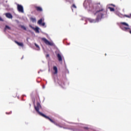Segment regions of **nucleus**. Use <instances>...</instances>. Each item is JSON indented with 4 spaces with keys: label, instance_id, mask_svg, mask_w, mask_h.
Wrapping results in <instances>:
<instances>
[{
    "label": "nucleus",
    "instance_id": "obj_3",
    "mask_svg": "<svg viewBox=\"0 0 131 131\" xmlns=\"http://www.w3.org/2000/svg\"><path fill=\"white\" fill-rule=\"evenodd\" d=\"M119 26L120 28L124 31H128V30H130V28H129V25H128L127 23L125 22L120 23Z\"/></svg>",
    "mask_w": 131,
    "mask_h": 131
},
{
    "label": "nucleus",
    "instance_id": "obj_30",
    "mask_svg": "<svg viewBox=\"0 0 131 131\" xmlns=\"http://www.w3.org/2000/svg\"><path fill=\"white\" fill-rule=\"evenodd\" d=\"M106 55H107V54L105 53V56H106Z\"/></svg>",
    "mask_w": 131,
    "mask_h": 131
},
{
    "label": "nucleus",
    "instance_id": "obj_1",
    "mask_svg": "<svg viewBox=\"0 0 131 131\" xmlns=\"http://www.w3.org/2000/svg\"><path fill=\"white\" fill-rule=\"evenodd\" d=\"M91 6V7H90L89 11L93 12L94 15H96V21H100L107 13L105 11V8L103 5H101L100 3L95 4V7L92 5H90V7Z\"/></svg>",
    "mask_w": 131,
    "mask_h": 131
},
{
    "label": "nucleus",
    "instance_id": "obj_8",
    "mask_svg": "<svg viewBox=\"0 0 131 131\" xmlns=\"http://www.w3.org/2000/svg\"><path fill=\"white\" fill-rule=\"evenodd\" d=\"M5 16L7 18H8V19H12L13 18V15L10 13H6Z\"/></svg>",
    "mask_w": 131,
    "mask_h": 131
},
{
    "label": "nucleus",
    "instance_id": "obj_20",
    "mask_svg": "<svg viewBox=\"0 0 131 131\" xmlns=\"http://www.w3.org/2000/svg\"><path fill=\"white\" fill-rule=\"evenodd\" d=\"M21 28L24 29V30H27L26 27H25L24 26H21Z\"/></svg>",
    "mask_w": 131,
    "mask_h": 131
},
{
    "label": "nucleus",
    "instance_id": "obj_28",
    "mask_svg": "<svg viewBox=\"0 0 131 131\" xmlns=\"http://www.w3.org/2000/svg\"><path fill=\"white\" fill-rule=\"evenodd\" d=\"M49 56H50V55H49V54H47V57H49Z\"/></svg>",
    "mask_w": 131,
    "mask_h": 131
},
{
    "label": "nucleus",
    "instance_id": "obj_23",
    "mask_svg": "<svg viewBox=\"0 0 131 131\" xmlns=\"http://www.w3.org/2000/svg\"><path fill=\"white\" fill-rule=\"evenodd\" d=\"M6 114H12V112H10L9 113L6 112Z\"/></svg>",
    "mask_w": 131,
    "mask_h": 131
},
{
    "label": "nucleus",
    "instance_id": "obj_13",
    "mask_svg": "<svg viewBox=\"0 0 131 131\" xmlns=\"http://www.w3.org/2000/svg\"><path fill=\"white\" fill-rule=\"evenodd\" d=\"M89 22H90L91 23H96V22H99V21H97V18H96V20L89 19Z\"/></svg>",
    "mask_w": 131,
    "mask_h": 131
},
{
    "label": "nucleus",
    "instance_id": "obj_14",
    "mask_svg": "<svg viewBox=\"0 0 131 131\" xmlns=\"http://www.w3.org/2000/svg\"><path fill=\"white\" fill-rule=\"evenodd\" d=\"M7 29H8V30H11V27H10L6 25L5 26V29H4V31L6 32V30H7Z\"/></svg>",
    "mask_w": 131,
    "mask_h": 131
},
{
    "label": "nucleus",
    "instance_id": "obj_24",
    "mask_svg": "<svg viewBox=\"0 0 131 131\" xmlns=\"http://www.w3.org/2000/svg\"><path fill=\"white\" fill-rule=\"evenodd\" d=\"M83 128H84V129H89V127H83Z\"/></svg>",
    "mask_w": 131,
    "mask_h": 131
},
{
    "label": "nucleus",
    "instance_id": "obj_7",
    "mask_svg": "<svg viewBox=\"0 0 131 131\" xmlns=\"http://www.w3.org/2000/svg\"><path fill=\"white\" fill-rule=\"evenodd\" d=\"M49 120L52 122V123H54V124H55L57 126H59V127H61V128L63 127L62 126L59 125V124L57 123V122H55V121L53 120L50 118V120Z\"/></svg>",
    "mask_w": 131,
    "mask_h": 131
},
{
    "label": "nucleus",
    "instance_id": "obj_17",
    "mask_svg": "<svg viewBox=\"0 0 131 131\" xmlns=\"http://www.w3.org/2000/svg\"><path fill=\"white\" fill-rule=\"evenodd\" d=\"M73 8H74V9H76L77 7H76V6H75V4H73L72 6H71V9L73 11V9H72Z\"/></svg>",
    "mask_w": 131,
    "mask_h": 131
},
{
    "label": "nucleus",
    "instance_id": "obj_5",
    "mask_svg": "<svg viewBox=\"0 0 131 131\" xmlns=\"http://www.w3.org/2000/svg\"><path fill=\"white\" fill-rule=\"evenodd\" d=\"M17 10L20 13H24V9H23V6L19 4H17Z\"/></svg>",
    "mask_w": 131,
    "mask_h": 131
},
{
    "label": "nucleus",
    "instance_id": "obj_19",
    "mask_svg": "<svg viewBox=\"0 0 131 131\" xmlns=\"http://www.w3.org/2000/svg\"><path fill=\"white\" fill-rule=\"evenodd\" d=\"M124 17H126V18H131V14L129 15H125Z\"/></svg>",
    "mask_w": 131,
    "mask_h": 131
},
{
    "label": "nucleus",
    "instance_id": "obj_22",
    "mask_svg": "<svg viewBox=\"0 0 131 131\" xmlns=\"http://www.w3.org/2000/svg\"><path fill=\"white\" fill-rule=\"evenodd\" d=\"M35 47H36V48H37V49H39V46L36 44V43H35Z\"/></svg>",
    "mask_w": 131,
    "mask_h": 131
},
{
    "label": "nucleus",
    "instance_id": "obj_21",
    "mask_svg": "<svg viewBox=\"0 0 131 131\" xmlns=\"http://www.w3.org/2000/svg\"><path fill=\"white\" fill-rule=\"evenodd\" d=\"M66 2H69V3H73V0H65Z\"/></svg>",
    "mask_w": 131,
    "mask_h": 131
},
{
    "label": "nucleus",
    "instance_id": "obj_29",
    "mask_svg": "<svg viewBox=\"0 0 131 131\" xmlns=\"http://www.w3.org/2000/svg\"><path fill=\"white\" fill-rule=\"evenodd\" d=\"M129 32L131 34V31H129Z\"/></svg>",
    "mask_w": 131,
    "mask_h": 131
},
{
    "label": "nucleus",
    "instance_id": "obj_25",
    "mask_svg": "<svg viewBox=\"0 0 131 131\" xmlns=\"http://www.w3.org/2000/svg\"><path fill=\"white\" fill-rule=\"evenodd\" d=\"M42 26H45V25H46V23H42Z\"/></svg>",
    "mask_w": 131,
    "mask_h": 131
},
{
    "label": "nucleus",
    "instance_id": "obj_10",
    "mask_svg": "<svg viewBox=\"0 0 131 131\" xmlns=\"http://www.w3.org/2000/svg\"><path fill=\"white\" fill-rule=\"evenodd\" d=\"M14 42L17 45V46H19V47H24V44H23V42H19L17 41L16 40H14Z\"/></svg>",
    "mask_w": 131,
    "mask_h": 131
},
{
    "label": "nucleus",
    "instance_id": "obj_9",
    "mask_svg": "<svg viewBox=\"0 0 131 131\" xmlns=\"http://www.w3.org/2000/svg\"><path fill=\"white\" fill-rule=\"evenodd\" d=\"M35 8L37 12H42V8L39 6H35Z\"/></svg>",
    "mask_w": 131,
    "mask_h": 131
},
{
    "label": "nucleus",
    "instance_id": "obj_6",
    "mask_svg": "<svg viewBox=\"0 0 131 131\" xmlns=\"http://www.w3.org/2000/svg\"><path fill=\"white\" fill-rule=\"evenodd\" d=\"M30 27L32 28V29H33V30H34L36 33H39V28L38 27L34 28L31 25H30Z\"/></svg>",
    "mask_w": 131,
    "mask_h": 131
},
{
    "label": "nucleus",
    "instance_id": "obj_11",
    "mask_svg": "<svg viewBox=\"0 0 131 131\" xmlns=\"http://www.w3.org/2000/svg\"><path fill=\"white\" fill-rule=\"evenodd\" d=\"M57 58L58 59V61H59V62L62 61V56L60 55V54H57Z\"/></svg>",
    "mask_w": 131,
    "mask_h": 131
},
{
    "label": "nucleus",
    "instance_id": "obj_15",
    "mask_svg": "<svg viewBox=\"0 0 131 131\" xmlns=\"http://www.w3.org/2000/svg\"><path fill=\"white\" fill-rule=\"evenodd\" d=\"M38 24L40 25L42 23V18L40 19L38 21H37Z\"/></svg>",
    "mask_w": 131,
    "mask_h": 131
},
{
    "label": "nucleus",
    "instance_id": "obj_27",
    "mask_svg": "<svg viewBox=\"0 0 131 131\" xmlns=\"http://www.w3.org/2000/svg\"><path fill=\"white\" fill-rule=\"evenodd\" d=\"M86 1H84V4H83V5H84H84H85V3H86Z\"/></svg>",
    "mask_w": 131,
    "mask_h": 131
},
{
    "label": "nucleus",
    "instance_id": "obj_4",
    "mask_svg": "<svg viewBox=\"0 0 131 131\" xmlns=\"http://www.w3.org/2000/svg\"><path fill=\"white\" fill-rule=\"evenodd\" d=\"M41 40H42V41H43L45 43H46V45H47V46H54V44L53 43L48 41V40L47 39V38H42Z\"/></svg>",
    "mask_w": 131,
    "mask_h": 131
},
{
    "label": "nucleus",
    "instance_id": "obj_12",
    "mask_svg": "<svg viewBox=\"0 0 131 131\" xmlns=\"http://www.w3.org/2000/svg\"><path fill=\"white\" fill-rule=\"evenodd\" d=\"M53 70H54L55 72L54 73V74H57L58 73V68L56 66L53 67Z\"/></svg>",
    "mask_w": 131,
    "mask_h": 131
},
{
    "label": "nucleus",
    "instance_id": "obj_18",
    "mask_svg": "<svg viewBox=\"0 0 131 131\" xmlns=\"http://www.w3.org/2000/svg\"><path fill=\"white\" fill-rule=\"evenodd\" d=\"M31 20L32 22H35L36 21V19L35 18L32 17L31 18Z\"/></svg>",
    "mask_w": 131,
    "mask_h": 131
},
{
    "label": "nucleus",
    "instance_id": "obj_2",
    "mask_svg": "<svg viewBox=\"0 0 131 131\" xmlns=\"http://www.w3.org/2000/svg\"><path fill=\"white\" fill-rule=\"evenodd\" d=\"M41 108V105H40V103H37V105L36 106H35V109L36 111V112H37L38 114H39V115H40L41 116H42V117H44L45 118H46V119H48L49 120H51L50 119V118L49 117V116H46V115L42 114V113L39 112V109Z\"/></svg>",
    "mask_w": 131,
    "mask_h": 131
},
{
    "label": "nucleus",
    "instance_id": "obj_16",
    "mask_svg": "<svg viewBox=\"0 0 131 131\" xmlns=\"http://www.w3.org/2000/svg\"><path fill=\"white\" fill-rule=\"evenodd\" d=\"M108 9H110L111 12H114V11H115L114 8H113L112 7H108Z\"/></svg>",
    "mask_w": 131,
    "mask_h": 131
},
{
    "label": "nucleus",
    "instance_id": "obj_26",
    "mask_svg": "<svg viewBox=\"0 0 131 131\" xmlns=\"http://www.w3.org/2000/svg\"><path fill=\"white\" fill-rule=\"evenodd\" d=\"M0 21H3V18H2V17H0Z\"/></svg>",
    "mask_w": 131,
    "mask_h": 131
}]
</instances>
